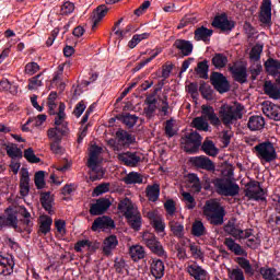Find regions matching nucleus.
<instances>
[{
    "label": "nucleus",
    "instance_id": "nucleus-50",
    "mask_svg": "<svg viewBox=\"0 0 280 280\" xmlns=\"http://www.w3.org/2000/svg\"><path fill=\"white\" fill-rule=\"evenodd\" d=\"M5 150L8 156L11 159H21V156H23V151H21V149H19V147L14 143L8 144Z\"/></svg>",
    "mask_w": 280,
    "mask_h": 280
},
{
    "label": "nucleus",
    "instance_id": "nucleus-15",
    "mask_svg": "<svg viewBox=\"0 0 280 280\" xmlns=\"http://www.w3.org/2000/svg\"><path fill=\"white\" fill-rule=\"evenodd\" d=\"M110 205H113V202H110V199L100 198L96 200L95 203L91 205L90 213H91V215H102V214L106 213V211H108V209H110Z\"/></svg>",
    "mask_w": 280,
    "mask_h": 280
},
{
    "label": "nucleus",
    "instance_id": "nucleus-26",
    "mask_svg": "<svg viewBox=\"0 0 280 280\" xmlns=\"http://www.w3.org/2000/svg\"><path fill=\"white\" fill-rule=\"evenodd\" d=\"M151 275L154 279H163L165 276V264L159 258H153L151 262Z\"/></svg>",
    "mask_w": 280,
    "mask_h": 280
},
{
    "label": "nucleus",
    "instance_id": "nucleus-63",
    "mask_svg": "<svg viewBox=\"0 0 280 280\" xmlns=\"http://www.w3.org/2000/svg\"><path fill=\"white\" fill-rule=\"evenodd\" d=\"M184 201L186 202L187 209H195L196 208V199L189 192L182 194Z\"/></svg>",
    "mask_w": 280,
    "mask_h": 280
},
{
    "label": "nucleus",
    "instance_id": "nucleus-36",
    "mask_svg": "<svg viewBox=\"0 0 280 280\" xmlns=\"http://www.w3.org/2000/svg\"><path fill=\"white\" fill-rule=\"evenodd\" d=\"M259 272L264 280H280V271L276 268L261 267Z\"/></svg>",
    "mask_w": 280,
    "mask_h": 280
},
{
    "label": "nucleus",
    "instance_id": "nucleus-62",
    "mask_svg": "<svg viewBox=\"0 0 280 280\" xmlns=\"http://www.w3.org/2000/svg\"><path fill=\"white\" fill-rule=\"evenodd\" d=\"M67 116H60L57 114V117L55 118V128H61L62 130H69V124L66 119Z\"/></svg>",
    "mask_w": 280,
    "mask_h": 280
},
{
    "label": "nucleus",
    "instance_id": "nucleus-22",
    "mask_svg": "<svg viewBox=\"0 0 280 280\" xmlns=\"http://www.w3.org/2000/svg\"><path fill=\"white\" fill-rule=\"evenodd\" d=\"M119 246V240H117L116 235L107 236L103 242V255L106 257H110L113 255V250Z\"/></svg>",
    "mask_w": 280,
    "mask_h": 280
},
{
    "label": "nucleus",
    "instance_id": "nucleus-44",
    "mask_svg": "<svg viewBox=\"0 0 280 280\" xmlns=\"http://www.w3.org/2000/svg\"><path fill=\"white\" fill-rule=\"evenodd\" d=\"M195 71L197 75H199V78H201L202 80H208L209 79V61L203 60L198 62Z\"/></svg>",
    "mask_w": 280,
    "mask_h": 280
},
{
    "label": "nucleus",
    "instance_id": "nucleus-17",
    "mask_svg": "<svg viewBox=\"0 0 280 280\" xmlns=\"http://www.w3.org/2000/svg\"><path fill=\"white\" fill-rule=\"evenodd\" d=\"M259 21L264 25H270L272 23V1L262 0L260 5Z\"/></svg>",
    "mask_w": 280,
    "mask_h": 280
},
{
    "label": "nucleus",
    "instance_id": "nucleus-42",
    "mask_svg": "<svg viewBox=\"0 0 280 280\" xmlns=\"http://www.w3.org/2000/svg\"><path fill=\"white\" fill-rule=\"evenodd\" d=\"M213 36V30L207 28L205 26H200L197 30H195V40H208V38H211Z\"/></svg>",
    "mask_w": 280,
    "mask_h": 280
},
{
    "label": "nucleus",
    "instance_id": "nucleus-8",
    "mask_svg": "<svg viewBox=\"0 0 280 280\" xmlns=\"http://www.w3.org/2000/svg\"><path fill=\"white\" fill-rule=\"evenodd\" d=\"M245 196L249 200H264L266 192L259 182H250L246 185Z\"/></svg>",
    "mask_w": 280,
    "mask_h": 280
},
{
    "label": "nucleus",
    "instance_id": "nucleus-40",
    "mask_svg": "<svg viewBox=\"0 0 280 280\" xmlns=\"http://www.w3.org/2000/svg\"><path fill=\"white\" fill-rule=\"evenodd\" d=\"M51 224H54V220L50 217H40L38 233H42V235H47V233L51 231Z\"/></svg>",
    "mask_w": 280,
    "mask_h": 280
},
{
    "label": "nucleus",
    "instance_id": "nucleus-46",
    "mask_svg": "<svg viewBox=\"0 0 280 280\" xmlns=\"http://www.w3.org/2000/svg\"><path fill=\"white\" fill-rule=\"evenodd\" d=\"M191 234L194 235V237H202L207 235V228H205L202 221H195L192 223Z\"/></svg>",
    "mask_w": 280,
    "mask_h": 280
},
{
    "label": "nucleus",
    "instance_id": "nucleus-1",
    "mask_svg": "<svg viewBox=\"0 0 280 280\" xmlns=\"http://www.w3.org/2000/svg\"><path fill=\"white\" fill-rule=\"evenodd\" d=\"M118 210L122 215H125L129 226L133 229V231H141V225L143 224V220L141 219V212H139V208L130 200L129 198H125L119 201Z\"/></svg>",
    "mask_w": 280,
    "mask_h": 280
},
{
    "label": "nucleus",
    "instance_id": "nucleus-14",
    "mask_svg": "<svg viewBox=\"0 0 280 280\" xmlns=\"http://www.w3.org/2000/svg\"><path fill=\"white\" fill-rule=\"evenodd\" d=\"M212 27L221 30V32H231L235 27V22L230 21L225 13L217 15L212 21Z\"/></svg>",
    "mask_w": 280,
    "mask_h": 280
},
{
    "label": "nucleus",
    "instance_id": "nucleus-11",
    "mask_svg": "<svg viewBox=\"0 0 280 280\" xmlns=\"http://www.w3.org/2000/svg\"><path fill=\"white\" fill-rule=\"evenodd\" d=\"M240 242H244L245 246L252 250H257L261 246V238L259 235L253 234V229L244 230Z\"/></svg>",
    "mask_w": 280,
    "mask_h": 280
},
{
    "label": "nucleus",
    "instance_id": "nucleus-31",
    "mask_svg": "<svg viewBox=\"0 0 280 280\" xmlns=\"http://www.w3.org/2000/svg\"><path fill=\"white\" fill-rule=\"evenodd\" d=\"M200 148L207 156H218V154H220V149L215 147L213 140L206 139L203 143H201Z\"/></svg>",
    "mask_w": 280,
    "mask_h": 280
},
{
    "label": "nucleus",
    "instance_id": "nucleus-48",
    "mask_svg": "<svg viewBox=\"0 0 280 280\" xmlns=\"http://www.w3.org/2000/svg\"><path fill=\"white\" fill-rule=\"evenodd\" d=\"M192 128H196V130H202L203 132L209 131V122L205 119V117L199 116L192 119L191 121Z\"/></svg>",
    "mask_w": 280,
    "mask_h": 280
},
{
    "label": "nucleus",
    "instance_id": "nucleus-55",
    "mask_svg": "<svg viewBox=\"0 0 280 280\" xmlns=\"http://www.w3.org/2000/svg\"><path fill=\"white\" fill-rule=\"evenodd\" d=\"M150 250L151 253H153V255L162 257L163 259H167V252H165V248L163 247V244H161V242H158V244L152 246Z\"/></svg>",
    "mask_w": 280,
    "mask_h": 280
},
{
    "label": "nucleus",
    "instance_id": "nucleus-37",
    "mask_svg": "<svg viewBox=\"0 0 280 280\" xmlns=\"http://www.w3.org/2000/svg\"><path fill=\"white\" fill-rule=\"evenodd\" d=\"M235 261L238 264L240 268L244 270L245 275L248 277H253L255 275V267L250 265V260L246 259V257H237Z\"/></svg>",
    "mask_w": 280,
    "mask_h": 280
},
{
    "label": "nucleus",
    "instance_id": "nucleus-51",
    "mask_svg": "<svg viewBox=\"0 0 280 280\" xmlns=\"http://www.w3.org/2000/svg\"><path fill=\"white\" fill-rule=\"evenodd\" d=\"M142 242L149 249H152V247L159 243V240H156V236L154 234L150 232H144L142 234Z\"/></svg>",
    "mask_w": 280,
    "mask_h": 280
},
{
    "label": "nucleus",
    "instance_id": "nucleus-28",
    "mask_svg": "<svg viewBox=\"0 0 280 280\" xmlns=\"http://www.w3.org/2000/svg\"><path fill=\"white\" fill-rule=\"evenodd\" d=\"M106 14H108V7H106V4H101L95 9L92 16V30H95V27H97V25L100 24L102 19L106 16Z\"/></svg>",
    "mask_w": 280,
    "mask_h": 280
},
{
    "label": "nucleus",
    "instance_id": "nucleus-56",
    "mask_svg": "<svg viewBox=\"0 0 280 280\" xmlns=\"http://www.w3.org/2000/svg\"><path fill=\"white\" fill-rule=\"evenodd\" d=\"M273 202H276V211L279 213V214H275L276 218H275V224H272V226L275 229H280V195H275L273 196Z\"/></svg>",
    "mask_w": 280,
    "mask_h": 280
},
{
    "label": "nucleus",
    "instance_id": "nucleus-2",
    "mask_svg": "<svg viewBox=\"0 0 280 280\" xmlns=\"http://www.w3.org/2000/svg\"><path fill=\"white\" fill-rule=\"evenodd\" d=\"M243 112L244 106L240 104H224L219 109V119L222 121L224 126H232V124H235V121L244 117Z\"/></svg>",
    "mask_w": 280,
    "mask_h": 280
},
{
    "label": "nucleus",
    "instance_id": "nucleus-18",
    "mask_svg": "<svg viewBox=\"0 0 280 280\" xmlns=\"http://www.w3.org/2000/svg\"><path fill=\"white\" fill-rule=\"evenodd\" d=\"M261 110L266 117L273 119L275 121H280V106L273 104L270 101L262 103Z\"/></svg>",
    "mask_w": 280,
    "mask_h": 280
},
{
    "label": "nucleus",
    "instance_id": "nucleus-20",
    "mask_svg": "<svg viewBox=\"0 0 280 280\" xmlns=\"http://www.w3.org/2000/svg\"><path fill=\"white\" fill-rule=\"evenodd\" d=\"M223 231L224 233H226V235H231L235 240H240V241L244 235V230H242L240 225H237L235 220L228 221V223L223 226Z\"/></svg>",
    "mask_w": 280,
    "mask_h": 280
},
{
    "label": "nucleus",
    "instance_id": "nucleus-25",
    "mask_svg": "<svg viewBox=\"0 0 280 280\" xmlns=\"http://www.w3.org/2000/svg\"><path fill=\"white\" fill-rule=\"evenodd\" d=\"M201 115L202 117L208 119L212 126H220L221 124L220 117H218V114H215V109H213V107L202 105Z\"/></svg>",
    "mask_w": 280,
    "mask_h": 280
},
{
    "label": "nucleus",
    "instance_id": "nucleus-60",
    "mask_svg": "<svg viewBox=\"0 0 280 280\" xmlns=\"http://www.w3.org/2000/svg\"><path fill=\"white\" fill-rule=\"evenodd\" d=\"M35 187L37 189H44L45 188V173L44 171H38L35 173Z\"/></svg>",
    "mask_w": 280,
    "mask_h": 280
},
{
    "label": "nucleus",
    "instance_id": "nucleus-27",
    "mask_svg": "<svg viewBox=\"0 0 280 280\" xmlns=\"http://www.w3.org/2000/svg\"><path fill=\"white\" fill-rule=\"evenodd\" d=\"M145 196L149 202H156L161 196V185L159 183L148 185L145 188Z\"/></svg>",
    "mask_w": 280,
    "mask_h": 280
},
{
    "label": "nucleus",
    "instance_id": "nucleus-16",
    "mask_svg": "<svg viewBox=\"0 0 280 280\" xmlns=\"http://www.w3.org/2000/svg\"><path fill=\"white\" fill-rule=\"evenodd\" d=\"M190 163L198 167V170H206L207 172H215V164L211 159L205 155L191 158Z\"/></svg>",
    "mask_w": 280,
    "mask_h": 280
},
{
    "label": "nucleus",
    "instance_id": "nucleus-61",
    "mask_svg": "<svg viewBox=\"0 0 280 280\" xmlns=\"http://www.w3.org/2000/svg\"><path fill=\"white\" fill-rule=\"evenodd\" d=\"M165 135L166 137H168L170 139H172V137L176 136V129H174V119H170L165 121Z\"/></svg>",
    "mask_w": 280,
    "mask_h": 280
},
{
    "label": "nucleus",
    "instance_id": "nucleus-21",
    "mask_svg": "<svg viewBox=\"0 0 280 280\" xmlns=\"http://www.w3.org/2000/svg\"><path fill=\"white\" fill-rule=\"evenodd\" d=\"M224 245L226 246L228 250H231L234 255L241 256V257H248V252L242 247L232 237H226L224 240Z\"/></svg>",
    "mask_w": 280,
    "mask_h": 280
},
{
    "label": "nucleus",
    "instance_id": "nucleus-52",
    "mask_svg": "<svg viewBox=\"0 0 280 280\" xmlns=\"http://www.w3.org/2000/svg\"><path fill=\"white\" fill-rule=\"evenodd\" d=\"M199 92L201 93L203 100H213V90L211 89V85L207 84L206 82L200 84Z\"/></svg>",
    "mask_w": 280,
    "mask_h": 280
},
{
    "label": "nucleus",
    "instance_id": "nucleus-47",
    "mask_svg": "<svg viewBox=\"0 0 280 280\" xmlns=\"http://www.w3.org/2000/svg\"><path fill=\"white\" fill-rule=\"evenodd\" d=\"M20 213L24 220H22L23 224L26 226L27 233H32V228L34 226V222L32 221V214L27 211L26 208H20Z\"/></svg>",
    "mask_w": 280,
    "mask_h": 280
},
{
    "label": "nucleus",
    "instance_id": "nucleus-38",
    "mask_svg": "<svg viewBox=\"0 0 280 280\" xmlns=\"http://www.w3.org/2000/svg\"><path fill=\"white\" fill-rule=\"evenodd\" d=\"M212 67H214V69H224V67H226V65H229V57L222 52H217L214 54V56L212 57Z\"/></svg>",
    "mask_w": 280,
    "mask_h": 280
},
{
    "label": "nucleus",
    "instance_id": "nucleus-12",
    "mask_svg": "<svg viewBox=\"0 0 280 280\" xmlns=\"http://www.w3.org/2000/svg\"><path fill=\"white\" fill-rule=\"evenodd\" d=\"M186 272L195 280H209V272L196 261L187 264Z\"/></svg>",
    "mask_w": 280,
    "mask_h": 280
},
{
    "label": "nucleus",
    "instance_id": "nucleus-35",
    "mask_svg": "<svg viewBox=\"0 0 280 280\" xmlns=\"http://www.w3.org/2000/svg\"><path fill=\"white\" fill-rule=\"evenodd\" d=\"M47 135L50 141H62V137H67V135H69V129L55 127V128L48 129Z\"/></svg>",
    "mask_w": 280,
    "mask_h": 280
},
{
    "label": "nucleus",
    "instance_id": "nucleus-59",
    "mask_svg": "<svg viewBox=\"0 0 280 280\" xmlns=\"http://www.w3.org/2000/svg\"><path fill=\"white\" fill-rule=\"evenodd\" d=\"M43 86V80L40 79V74H37L28 80V89L30 91H35Z\"/></svg>",
    "mask_w": 280,
    "mask_h": 280
},
{
    "label": "nucleus",
    "instance_id": "nucleus-58",
    "mask_svg": "<svg viewBox=\"0 0 280 280\" xmlns=\"http://www.w3.org/2000/svg\"><path fill=\"white\" fill-rule=\"evenodd\" d=\"M40 202L43 208L48 211V213H51V194L45 192L40 198Z\"/></svg>",
    "mask_w": 280,
    "mask_h": 280
},
{
    "label": "nucleus",
    "instance_id": "nucleus-4",
    "mask_svg": "<svg viewBox=\"0 0 280 280\" xmlns=\"http://www.w3.org/2000/svg\"><path fill=\"white\" fill-rule=\"evenodd\" d=\"M212 185L219 196L234 198L240 195V185L229 178H215L212 180Z\"/></svg>",
    "mask_w": 280,
    "mask_h": 280
},
{
    "label": "nucleus",
    "instance_id": "nucleus-23",
    "mask_svg": "<svg viewBox=\"0 0 280 280\" xmlns=\"http://www.w3.org/2000/svg\"><path fill=\"white\" fill-rule=\"evenodd\" d=\"M173 47L178 49L182 56H191L194 51V44L187 39H176Z\"/></svg>",
    "mask_w": 280,
    "mask_h": 280
},
{
    "label": "nucleus",
    "instance_id": "nucleus-7",
    "mask_svg": "<svg viewBox=\"0 0 280 280\" xmlns=\"http://www.w3.org/2000/svg\"><path fill=\"white\" fill-rule=\"evenodd\" d=\"M182 148L188 154H196L200 147L202 145V136L198 131H191L190 133L185 135L180 139Z\"/></svg>",
    "mask_w": 280,
    "mask_h": 280
},
{
    "label": "nucleus",
    "instance_id": "nucleus-19",
    "mask_svg": "<svg viewBox=\"0 0 280 280\" xmlns=\"http://www.w3.org/2000/svg\"><path fill=\"white\" fill-rule=\"evenodd\" d=\"M106 229H115V221L109 217H98L92 223V231H106Z\"/></svg>",
    "mask_w": 280,
    "mask_h": 280
},
{
    "label": "nucleus",
    "instance_id": "nucleus-43",
    "mask_svg": "<svg viewBox=\"0 0 280 280\" xmlns=\"http://www.w3.org/2000/svg\"><path fill=\"white\" fill-rule=\"evenodd\" d=\"M126 185H141L143 183V175L137 172H131L124 177Z\"/></svg>",
    "mask_w": 280,
    "mask_h": 280
},
{
    "label": "nucleus",
    "instance_id": "nucleus-29",
    "mask_svg": "<svg viewBox=\"0 0 280 280\" xmlns=\"http://www.w3.org/2000/svg\"><path fill=\"white\" fill-rule=\"evenodd\" d=\"M116 139L120 145H132L136 141L135 136L124 129H118L116 131Z\"/></svg>",
    "mask_w": 280,
    "mask_h": 280
},
{
    "label": "nucleus",
    "instance_id": "nucleus-53",
    "mask_svg": "<svg viewBox=\"0 0 280 280\" xmlns=\"http://www.w3.org/2000/svg\"><path fill=\"white\" fill-rule=\"evenodd\" d=\"M4 224L11 229H19V218L16 217V213H8L7 217H4Z\"/></svg>",
    "mask_w": 280,
    "mask_h": 280
},
{
    "label": "nucleus",
    "instance_id": "nucleus-32",
    "mask_svg": "<svg viewBox=\"0 0 280 280\" xmlns=\"http://www.w3.org/2000/svg\"><path fill=\"white\" fill-rule=\"evenodd\" d=\"M129 257L132 259V261H141V259H145V247L141 245L130 246Z\"/></svg>",
    "mask_w": 280,
    "mask_h": 280
},
{
    "label": "nucleus",
    "instance_id": "nucleus-45",
    "mask_svg": "<svg viewBox=\"0 0 280 280\" xmlns=\"http://www.w3.org/2000/svg\"><path fill=\"white\" fill-rule=\"evenodd\" d=\"M168 226L175 237H184L185 226L183 223L176 222L175 220L170 221Z\"/></svg>",
    "mask_w": 280,
    "mask_h": 280
},
{
    "label": "nucleus",
    "instance_id": "nucleus-9",
    "mask_svg": "<svg viewBox=\"0 0 280 280\" xmlns=\"http://www.w3.org/2000/svg\"><path fill=\"white\" fill-rule=\"evenodd\" d=\"M210 82L219 93H226L229 92V89H231L229 80H226V77L220 72H212Z\"/></svg>",
    "mask_w": 280,
    "mask_h": 280
},
{
    "label": "nucleus",
    "instance_id": "nucleus-6",
    "mask_svg": "<svg viewBox=\"0 0 280 280\" xmlns=\"http://www.w3.org/2000/svg\"><path fill=\"white\" fill-rule=\"evenodd\" d=\"M254 151L261 163L277 161V149H275V144L270 141L258 143L254 147Z\"/></svg>",
    "mask_w": 280,
    "mask_h": 280
},
{
    "label": "nucleus",
    "instance_id": "nucleus-57",
    "mask_svg": "<svg viewBox=\"0 0 280 280\" xmlns=\"http://www.w3.org/2000/svg\"><path fill=\"white\" fill-rule=\"evenodd\" d=\"M24 159H26L28 163H40V158L36 156L32 148L24 151Z\"/></svg>",
    "mask_w": 280,
    "mask_h": 280
},
{
    "label": "nucleus",
    "instance_id": "nucleus-41",
    "mask_svg": "<svg viewBox=\"0 0 280 280\" xmlns=\"http://www.w3.org/2000/svg\"><path fill=\"white\" fill-rule=\"evenodd\" d=\"M144 104H147V107H144V114L150 118L154 113H156V97H154V95L148 96Z\"/></svg>",
    "mask_w": 280,
    "mask_h": 280
},
{
    "label": "nucleus",
    "instance_id": "nucleus-5",
    "mask_svg": "<svg viewBox=\"0 0 280 280\" xmlns=\"http://www.w3.org/2000/svg\"><path fill=\"white\" fill-rule=\"evenodd\" d=\"M102 152V149L98 147H93L90 151V158L88 160V167H90V179L92 182L95 180H102L104 178V175L106 172H104V168L100 166V153Z\"/></svg>",
    "mask_w": 280,
    "mask_h": 280
},
{
    "label": "nucleus",
    "instance_id": "nucleus-33",
    "mask_svg": "<svg viewBox=\"0 0 280 280\" xmlns=\"http://www.w3.org/2000/svg\"><path fill=\"white\" fill-rule=\"evenodd\" d=\"M20 194L25 197L30 194V172L27 170L22 171V175L20 178Z\"/></svg>",
    "mask_w": 280,
    "mask_h": 280
},
{
    "label": "nucleus",
    "instance_id": "nucleus-10",
    "mask_svg": "<svg viewBox=\"0 0 280 280\" xmlns=\"http://www.w3.org/2000/svg\"><path fill=\"white\" fill-rule=\"evenodd\" d=\"M117 159L127 167H137L141 163V154L131 151L118 153Z\"/></svg>",
    "mask_w": 280,
    "mask_h": 280
},
{
    "label": "nucleus",
    "instance_id": "nucleus-34",
    "mask_svg": "<svg viewBox=\"0 0 280 280\" xmlns=\"http://www.w3.org/2000/svg\"><path fill=\"white\" fill-rule=\"evenodd\" d=\"M264 126H266L264 116H252L247 122V128L252 131L264 130Z\"/></svg>",
    "mask_w": 280,
    "mask_h": 280
},
{
    "label": "nucleus",
    "instance_id": "nucleus-30",
    "mask_svg": "<svg viewBox=\"0 0 280 280\" xmlns=\"http://www.w3.org/2000/svg\"><path fill=\"white\" fill-rule=\"evenodd\" d=\"M264 91L270 100H280V88L276 83H272V81L265 82Z\"/></svg>",
    "mask_w": 280,
    "mask_h": 280
},
{
    "label": "nucleus",
    "instance_id": "nucleus-49",
    "mask_svg": "<svg viewBox=\"0 0 280 280\" xmlns=\"http://www.w3.org/2000/svg\"><path fill=\"white\" fill-rule=\"evenodd\" d=\"M262 51H264V46L260 44H256L249 52V60H252V62H259V60H261Z\"/></svg>",
    "mask_w": 280,
    "mask_h": 280
},
{
    "label": "nucleus",
    "instance_id": "nucleus-39",
    "mask_svg": "<svg viewBox=\"0 0 280 280\" xmlns=\"http://www.w3.org/2000/svg\"><path fill=\"white\" fill-rule=\"evenodd\" d=\"M265 69L269 75H277L280 73V60L275 58H269L267 62H265Z\"/></svg>",
    "mask_w": 280,
    "mask_h": 280
},
{
    "label": "nucleus",
    "instance_id": "nucleus-64",
    "mask_svg": "<svg viewBox=\"0 0 280 280\" xmlns=\"http://www.w3.org/2000/svg\"><path fill=\"white\" fill-rule=\"evenodd\" d=\"M230 279L231 280H246V278L244 277V271H242V269H240V268L233 269L231 271Z\"/></svg>",
    "mask_w": 280,
    "mask_h": 280
},
{
    "label": "nucleus",
    "instance_id": "nucleus-54",
    "mask_svg": "<svg viewBox=\"0 0 280 280\" xmlns=\"http://www.w3.org/2000/svg\"><path fill=\"white\" fill-rule=\"evenodd\" d=\"M122 124L127 126V128H135L137 121H139V116L132 114H126L121 117Z\"/></svg>",
    "mask_w": 280,
    "mask_h": 280
},
{
    "label": "nucleus",
    "instance_id": "nucleus-3",
    "mask_svg": "<svg viewBox=\"0 0 280 280\" xmlns=\"http://www.w3.org/2000/svg\"><path fill=\"white\" fill-rule=\"evenodd\" d=\"M203 213L214 226L224 224V215H226V213L220 202L215 200L207 201L203 207Z\"/></svg>",
    "mask_w": 280,
    "mask_h": 280
},
{
    "label": "nucleus",
    "instance_id": "nucleus-13",
    "mask_svg": "<svg viewBox=\"0 0 280 280\" xmlns=\"http://www.w3.org/2000/svg\"><path fill=\"white\" fill-rule=\"evenodd\" d=\"M14 257L10 254L1 255L0 254V277H10L14 272Z\"/></svg>",
    "mask_w": 280,
    "mask_h": 280
},
{
    "label": "nucleus",
    "instance_id": "nucleus-24",
    "mask_svg": "<svg viewBox=\"0 0 280 280\" xmlns=\"http://www.w3.org/2000/svg\"><path fill=\"white\" fill-rule=\"evenodd\" d=\"M230 71L235 82H240L241 84H244V82L248 80V73L245 66H232L230 67Z\"/></svg>",
    "mask_w": 280,
    "mask_h": 280
}]
</instances>
